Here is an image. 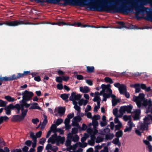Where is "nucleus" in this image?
Masks as SVG:
<instances>
[{"instance_id": "6e6d98bb", "label": "nucleus", "mask_w": 152, "mask_h": 152, "mask_svg": "<svg viewBox=\"0 0 152 152\" xmlns=\"http://www.w3.org/2000/svg\"><path fill=\"white\" fill-rule=\"evenodd\" d=\"M132 130V129H131L128 126H126V128L124 129V132H129L131 131Z\"/></svg>"}, {"instance_id": "39448f33", "label": "nucleus", "mask_w": 152, "mask_h": 152, "mask_svg": "<svg viewBox=\"0 0 152 152\" xmlns=\"http://www.w3.org/2000/svg\"><path fill=\"white\" fill-rule=\"evenodd\" d=\"M19 110V113H20V110L21 111V115H14L12 118V120L13 121H20L24 119L26 115L28 110L27 109H25L24 107H23L20 106V107Z\"/></svg>"}, {"instance_id": "0e129e2a", "label": "nucleus", "mask_w": 152, "mask_h": 152, "mask_svg": "<svg viewBox=\"0 0 152 152\" xmlns=\"http://www.w3.org/2000/svg\"><path fill=\"white\" fill-rule=\"evenodd\" d=\"M42 134V132L41 131H39L36 134V137H41Z\"/></svg>"}, {"instance_id": "0eeeda50", "label": "nucleus", "mask_w": 152, "mask_h": 152, "mask_svg": "<svg viewBox=\"0 0 152 152\" xmlns=\"http://www.w3.org/2000/svg\"><path fill=\"white\" fill-rule=\"evenodd\" d=\"M87 145L86 143H82L80 142L76 143L75 145H73L72 147H71V148L72 149V151H70L69 152H82L83 149L81 148H78V150L76 151L77 148L78 147H85Z\"/></svg>"}, {"instance_id": "2eb2a0df", "label": "nucleus", "mask_w": 152, "mask_h": 152, "mask_svg": "<svg viewBox=\"0 0 152 152\" xmlns=\"http://www.w3.org/2000/svg\"><path fill=\"white\" fill-rule=\"evenodd\" d=\"M67 138L70 139L71 140L74 142L77 141L79 139V137L76 134H73L70 133L67 134Z\"/></svg>"}, {"instance_id": "aec40b11", "label": "nucleus", "mask_w": 152, "mask_h": 152, "mask_svg": "<svg viewBox=\"0 0 152 152\" xmlns=\"http://www.w3.org/2000/svg\"><path fill=\"white\" fill-rule=\"evenodd\" d=\"M30 104L31 106L29 108V110L37 109L41 110V108L38 106V104L36 102H33Z\"/></svg>"}, {"instance_id": "2f4dec72", "label": "nucleus", "mask_w": 152, "mask_h": 152, "mask_svg": "<svg viewBox=\"0 0 152 152\" xmlns=\"http://www.w3.org/2000/svg\"><path fill=\"white\" fill-rule=\"evenodd\" d=\"M113 142L114 144L118 145L120 146L121 145V144L119 141V138L117 137L114 139L113 141Z\"/></svg>"}, {"instance_id": "bb28decb", "label": "nucleus", "mask_w": 152, "mask_h": 152, "mask_svg": "<svg viewBox=\"0 0 152 152\" xmlns=\"http://www.w3.org/2000/svg\"><path fill=\"white\" fill-rule=\"evenodd\" d=\"M65 140V138L64 137H61V136H58V141L56 143V145H59V143L63 144L64 143Z\"/></svg>"}, {"instance_id": "7ed1b4c3", "label": "nucleus", "mask_w": 152, "mask_h": 152, "mask_svg": "<svg viewBox=\"0 0 152 152\" xmlns=\"http://www.w3.org/2000/svg\"><path fill=\"white\" fill-rule=\"evenodd\" d=\"M20 95H22L23 98L21 101H20V106L27 109L30 106V104H28L26 102L31 99L34 95L33 93L32 92L26 90Z\"/></svg>"}, {"instance_id": "473e14b6", "label": "nucleus", "mask_w": 152, "mask_h": 152, "mask_svg": "<svg viewBox=\"0 0 152 152\" xmlns=\"http://www.w3.org/2000/svg\"><path fill=\"white\" fill-rule=\"evenodd\" d=\"M11 79H10V78L9 77H7L6 76H5L4 77H1V76H0V81H10Z\"/></svg>"}, {"instance_id": "6ab92c4d", "label": "nucleus", "mask_w": 152, "mask_h": 152, "mask_svg": "<svg viewBox=\"0 0 152 152\" xmlns=\"http://www.w3.org/2000/svg\"><path fill=\"white\" fill-rule=\"evenodd\" d=\"M91 135V140H88V143L91 145L93 146L95 143V140L96 139L95 135L96 134H89Z\"/></svg>"}, {"instance_id": "13d9d810", "label": "nucleus", "mask_w": 152, "mask_h": 152, "mask_svg": "<svg viewBox=\"0 0 152 152\" xmlns=\"http://www.w3.org/2000/svg\"><path fill=\"white\" fill-rule=\"evenodd\" d=\"M63 121V120L61 118L58 119L56 121V124L57 126H58L61 124Z\"/></svg>"}, {"instance_id": "e433bc0d", "label": "nucleus", "mask_w": 152, "mask_h": 152, "mask_svg": "<svg viewBox=\"0 0 152 152\" xmlns=\"http://www.w3.org/2000/svg\"><path fill=\"white\" fill-rule=\"evenodd\" d=\"M127 126H128L132 129L133 127L135 126V124L131 121H129L128 122Z\"/></svg>"}, {"instance_id": "f257e3e1", "label": "nucleus", "mask_w": 152, "mask_h": 152, "mask_svg": "<svg viewBox=\"0 0 152 152\" xmlns=\"http://www.w3.org/2000/svg\"><path fill=\"white\" fill-rule=\"evenodd\" d=\"M74 4L76 5L81 7L87 6L89 9L91 10L97 11L99 12H108L110 10V8L111 10H113L115 12H119L121 11V10L119 7L110 6L108 7L105 4L102 5L101 7H98L97 5L93 3H85L83 1L80 0H75L74 1Z\"/></svg>"}, {"instance_id": "37998d69", "label": "nucleus", "mask_w": 152, "mask_h": 152, "mask_svg": "<svg viewBox=\"0 0 152 152\" xmlns=\"http://www.w3.org/2000/svg\"><path fill=\"white\" fill-rule=\"evenodd\" d=\"M104 80L106 82L110 83L111 84L113 83L112 80L110 78L108 77H105Z\"/></svg>"}, {"instance_id": "6e6552de", "label": "nucleus", "mask_w": 152, "mask_h": 152, "mask_svg": "<svg viewBox=\"0 0 152 152\" xmlns=\"http://www.w3.org/2000/svg\"><path fill=\"white\" fill-rule=\"evenodd\" d=\"M92 124L93 128H88L87 129V132L89 134H96L98 133L96 126L98 125V121L96 120H92Z\"/></svg>"}, {"instance_id": "de8ad7c7", "label": "nucleus", "mask_w": 152, "mask_h": 152, "mask_svg": "<svg viewBox=\"0 0 152 152\" xmlns=\"http://www.w3.org/2000/svg\"><path fill=\"white\" fill-rule=\"evenodd\" d=\"M30 137L32 139L33 141H35L37 140L36 135H35L34 133L32 132H30Z\"/></svg>"}, {"instance_id": "4468645a", "label": "nucleus", "mask_w": 152, "mask_h": 152, "mask_svg": "<svg viewBox=\"0 0 152 152\" xmlns=\"http://www.w3.org/2000/svg\"><path fill=\"white\" fill-rule=\"evenodd\" d=\"M58 136L56 134H54L48 140V143H51L52 144H54L55 143H57L58 141Z\"/></svg>"}, {"instance_id": "5fc2aeb1", "label": "nucleus", "mask_w": 152, "mask_h": 152, "mask_svg": "<svg viewBox=\"0 0 152 152\" xmlns=\"http://www.w3.org/2000/svg\"><path fill=\"white\" fill-rule=\"evenodd\" d=\"M118 23L121 26H120L116 28H118L119 29H121L123 28H126V26H124V22H119Z\"/></svg>"}, {"instance_id": "f03ea898", "label": "nucleus", "mask_w": 152, "mask_h": 152, "mask_svg": "<svg viewBox=\"0 0 152 152\" xmlns=\"http://www.w3.org/2000/svg\"><path fill=\"white\" fill-rule=\"evenodd\" d=\"M145 95L143 94H140L138 96H134L133 97V101L136 102L137 107L140 108L142 106L145 107L148 105L146 111V113H151L152 111V101L151 99H145Z\"/></svg>"}, {"instance_id": "9d476101", "label": "nucleus", "mask_w": 152, "mask_h": 152, "mask_svg": "<svg viewBox=\"0 0 152 152\" xmlns=\"http://www.w3.org/2000/svg\"><path fill=\"white\" fill-rule=\"evenodd\" d=\"M20 105L19 104H17L14 106L12 104H10L9 105L5 107L4 110H10L15 108L16 110V113L18 114H19V110L20 107Z\"/></svg>"}, {"instance_id": "a18cd8bd", "label": "nucleus", "mask_w": 152, "mask_h": 152, "mask_svg": "<svg viewBox=\"0 0 152 152\" xmlns=\"http://www.w3.org/2000/svg\"><path fill=\"white\" fill-rule=\"evenodd\" d=\"M103 140V138L101 137H98L96 139V142L99 143L102 142Z\"/></svg>"}, {"instance_id": "c03bdc74", "label": "nucleus", "mask_w": 152, "mask_h": 152, "mask_svg": "<svg viewBox=\"0 0 152 152\" xmlns=\"http://www.w3.org/2000/svg\"><path fill=\"white\" fill-rule=\"evenodd\" d=\"M123 118L125 121H131V117L130 116L124 115L123 117Z\"/></svg>"}, {"instance_id": "cd10ccee", "label": "nucleus", "mask_w": 152, "mask_h": 152, "mask_svg": "<svg viewBox=\"0 0 152 152\" xmlns=\"http://www.w3.org/2000/svg\"><path fill=\"white\" fill-rule=\"evenodd\" d=\"M43 116L44 119L43 120V121L41 125V129H43L47 122V116L45 115H44Z\"/></svg>"}, {"instance_id": "774afa93", "label": "nucleus", "mask_w": 152, "mask_h": 152, "mask_svg": "<svg viewBox=\"0 0 152 152\" xmlns=\"http://www.w3.org/2000/svg\"><path fill=\"white\" fill-rule=\"evenodd\" d=\"M122 84H120L119 83H115L114 84V86L118 88V89L121 87Z\"/></svg>"}, {"instance_id": "a878e982", "label": "nucleus", "mask_w": 152, "mask_h": 152, "mask_svg": "<svg viewBox=\"0 0 152 152\" xmlns=\"http://www.w3.org/2000/svg\"><path fill=\"white\" fill-rule=\"evenodd\" d=\"M88 102V101L87 100H85L83 99H80L78 102V104L79 106H80L82 105L85 106Z\"/></svg>"}, {"instance_id": "4c0bfd02", "label": "nucleus", "mask_w": 152, "mask_h": 152, "mask_svg": "<svg viewBox=\"0 0 152 152\" xmlns=\"http://www.w3.org/2000/svg\"><path fill=\"white\" fill-rule=\"evenodd\" d=\"M111 94H107V93H104L103 94V101H106L107 100V99L109 98L110 97V96Z\"/></svg>"}, {"instance_id": "c756f323", "label": "nucleus", "mask_w": 152, "mask_h": 152, "mask_svg": "<svg viewBox=\"0 0 152 152\" xmlns=\"http://www.w3.org/2000/svg\"><path fill=\"white\" fill-rule=\"evenodd\" d=\"M93 100L94 102H97V104H100L101 99L99 96H95Z\"/></svg>"}, {"instance_id": "72a5a7b5", "label": "nucleus", "mask_w": 152, "mask_h": 152, "mask_svg": "<svg viewBox=\"0 0 152 152\" xmlns=\"http://www.w3.org/2000/svg\"><path fill=\"white\" fill-rule=\"evenodd\" d=\"M69 95V94H63L61 95L60 97L64 100H66L67 99Z\"/></svg>"}, {"instance_id": "393cba45", "label": "nucleus", "mask_w": 152, "mask_h": 152, "mask_svg": "<svg viewBox=\"0 0 152 152\" xmlns=\"http://www.w3.org/2000/svg\"><path fill=\"white\" fill-rule=\"evenodd\" d=\"M144 18L147 20L152 22V13L147 12L146 16Z\"/></svg>"}, {"instance_id": "8fccbe9b", "label": "nucleus", "mask_w": 152, "mask_h": 152, "mask_svg": "<svg viewBox=\"0 0 152 152\" xmlns=\"http://www.w3.org/2000/svg\"><path fill=\"white\" fill-rule=\"evenodd\" d=\"M140 129L138 128V129H136L135 130V132L136 133L138 136H140L141 135V133L142 132Z\"/></svg>"}, {"instance_id": "423d86ee", "label": "nucleus", "mask_w": 152, "mask_h": 152, "mask_svg": "<svg viewBox=\"0 0 152 152\" xmlns=\"http://www.w3.org/2000/svg\"><path fill=\"white\" fill-rule=\"evenodd\" d=\"M31 24V23H29L28 22H27V23H24L23 21L22 20H15L13 21H5L3 23H0V26H2L3 25H6L10 26H16L22 24Z\"/></svg>"}, {"instance_id": "680f3d73", "label": "nucleus", "mask_w": 152, "mask_h": 152, "mask_svg": "<svg viewBox=\"0 0 152 152\" xmlns=\"http://www.w3.org/2000/svg\"><path fill=\"white\" fill-rule=\"evenodd\" d=\"M46 139L45 138H42L39 141V143L41 145H43L46 141Z\"/></svg>"}, {"instance_id": "a19ab883", "label": "nucleus", "mask_w": 152, "mask_h": 152, "mask_svg": "<svg viewBox=\"0 0 152 152\" xmlns=\"http://www.w3.org/2000/svg\"><path fill=\"white\" fill-rule=\"evenodd\" d=\"M123 134V132L122 130H120L116 133L115 135L117 137L119 138L121 137Z\"/></svg>"}, {"instance_id": "3c124183", "label": "nucleus", "mask_w": 152, "mask_h": 152, "mask_svg": "<svg viewBox=\"0 0 152 152\" xmlns=\"http://www.w3.org/2000/svg\"><path fill=\"white\" fill-rule=\"evenodd\" d=\"M56 125L55 124H53L52 125L50 128V129L51 131H53L54 132L56 129Z\"/></svg>"}, {"instance_id": "a211bd4d", "label": "nucleus", "mask_w": 152, "mask_h": 152, "mask_svg": "<svg viewBox=\"0 0 152 152\" xmlns=\"http://www.w3.org/2000/svg\"><path fill=\"white\" fill-rule=\"evenodd\" d=\"M140 113V110L139 109H137L134 112L133 117L134 120H137L139 119Z\"/></svg>"}, {"instance_id": "f3484780", "label": "nucleus", "mask_w": 152, "mask_h": 152, "mask_svg": "<svg viewBox=\"0 0 152 152\" xmlns=\"http://www.w3.org/2000/svg\"><path fill=\"white\" fill-rule=\"evenodd\" d=\"M144 122L148 125L150 124L152 121V116L150 115H148L143 119Z\"/></svg>"}, {"instance_id": "79ce46f5", "label": "nucleus", "mask_w": 152, "mask_h": 152, "mask_svg": "<svg viewBox=\"0 0 152 152\" xmlns=\"http://www.w3.org/2000/svg\"><path fill=\"white\" fill-rule=\"evenodd\" d=\"M7 102L0 99V107H4L7 104Z\"/></svg>"}, {"instance_id": "338daca9", "label": "nucleus", "mask_w": 152, "mask_h": 152, "mask_svg": "<svg viewBox=\"0 0 152 152\" xmlns=\"http://www.w3.org/2000/svg\"><path fill=\"white\" fill-rule=\"evenodd\" d=\"M57 87L58 89L61 90L62 89L63 86L62 84L59 83L57 85Z\"/></svg>"}, {"instance_id": "c85d7f7f", "label": "nucleus", "mask_w": 152, "mask_h": 152, "mask_svg": "<svg viewBox=\"0 0 152 152\" xmlns=\"http://www.w3.org/2000/svg\"><path fill=\"white\" fill-rule=\"evenodd\" d=\"M9 119V118L7 116L0 117V124H2L4 121H7Z\"/></svg>"}, {"instance_id": "5701e85b", "label": "nucleus", "mask_w": 152, "mask_h": 152, "mask_svg": "<svg viewBox=\"0 0 152 152\" xmlns=\"http://www.w3.org/2000/svg\"><path fill=\"white\" fill-rule=\"evenodd\" d=\"M118 90L121 94H124L125 92L127 91L126 86L124 84H122Z\"/></svg>"}, {"instance_id": "ddd939ff", "label": "nucleus", "mask_w": 152, "mask_h": 152, "mask_svg": "<svg viewBox=\"0 0 152 152\" xmlns=\"http://www.w3.org/2000/svg\"><path fill=\"white\" fill-rule=\"evenodd\" d=\"M81 120V118L79 116L74 117L72 120V124L73 126L79 127L78 122H79Z\"/></svg>"}, {"instance_id": "e2e57ef3", "label": "nucleus", "mask_w": 152, "mask_h": 152, "mask_svg": "<svg viewBox=\"0 0 152 152\" xmlns=\"http://www.w3.org/2000/svg\"><path fill=\"white\" fill-rule=\"evenodd\" d=\"M39 121L37 118L33 119L32 120V122L34 124H36L37 123L39 122Z\"/></svg>"}, {"instance_id": "4be33fe9", "label": "nucleus", "mask_w": 152, "mask_h": 152, "mask_svg": "<svg viewBox=\"0 0 152 152\" xmlns=\"http://www.w3.org/2000/svg\"><path fill=\"white\" fill-rule=\"evenodd\" d=\"M79 89L80 91L83 93H87L90 91V89L89 88L86 86L84 87L81 86L80 87Z\"/></svg>"}, {"instance_id": "7c9ffc66", "label": "nucleus", "mask_w": 152, "mask_h": 152, "mask_svg": "<svg viewBox=\"0 0 152 152\" xmlns=\"http://www.w3.org/2000/svg\"><path fill=\"white\" fill-rule=\"evenodd\" d=\"M105 137L106 140H110L112 139L114 137V135L113 134L109 133L105 134Z\"/></svg>"}, {"instance_id": "603ef678", "label": "nucleus", "mask_w": 152, "mask_h": 152, "mask_svg": "<svg viewBox=\"0 0 152 152\" xmlns=\"http://www.w3.org/2000/svg\"><path fill=\"white\" fill-rule=\"evenodd\" d=\"M78 132V129L76 128H73L72 129V132L71 134H76Z\"/></svg>"}, {"instance_id": "49530a36", "label": "nucleus", "mask_w": 152, "mask_h": 152, "mask_svg": "<svg viewBox=\"0 0 152 152\" xmlns=\"http://www.w3.org/2000/svg\"><path fill=\"white\" fill-rule=\"evenodd\" d=\"M119 102L118 100L116 99H112V105L113 106H114L116 105L118 102Z\"/></svg>"}, {"instance_id": "09e8293b", "label": "nucleus", "mask_w": 152, "mask_h": 152, "mask_svg": "<svg viewBox=\"0 0 152 152\" xmlns=\"http://www.w3.org/2000/svg\"><path fill=\"white\" fill-rule=\"evenodd\" d=\"M100 118V116L98 115H95L92 117V120H99Z\"/></svg>"}, {"instance_id": "bf43d9fd", "label": "nucleus", "mask_w": 152, "mask_h": 152, "mask_svg": "<svg viewBox=\"0 0 152 152\" xmlns=\"http://www.w3.org/2000/svg\"><path fill=\"white\" fill-rule=\"evenodd\" d=\"M100 107V104H97V106L95 105L94 106V112H96L99 109Z\"/></svg>"}, {"instance_id": "9b49d317", "label": "nucleus", "mask_w": 152, "mask_h": 152, "mask_svg": "<svg viewBox=\"0 0 152 152\" xmlns=\"http://www.w3.org/2000/svg\"><path fill=\"white\" fill-rule=\"evenodd\" d=\"M65 109L62 107H58L55 110V115L62 116L64 113Z\"/></svg>"}, {"instance_id": "864d4df0", "label": "nucleus", "mask_w": 152, "mask_h": 152, "mask_svg": "<svg viewBox=\"0 0 152 152\" xmlns=\"http://www.w3.org/2000/svg\"><path fill=\"white\" fill-rule=\"evenodd\" d=\"M52 25H58L59 26H61V25H67L68 24H66V23L64 22H59L58 23H53L52 24H51Z\"/></svg>"}, {"instance_id": "69168bd1", "label": "nucleus", "mask_w": 152, "mask_h": 152, "mask_svg": "<svg viewBox=\"0 0 152 152\" xmlns=\"http://www.w3.org/2000/svg\"><path fill=\"white\" fill-rule=\"evenodd\" d=\"M122 124L121 123H119L117 125L115 126V129H120L121 127Z\"/></svg>"}, {"instance_id": "412c9836", "label": "nucleus", "mask_w": 152, "mask_h": 152, "mask_svg": "<svg viewBox=\"0 0 152 152\" xmlns=\"http://www.w3.org/2000/svg\"><path fill=\"white\" fill-rule=\"evenodd\" d=\"M46 149L47 150H50L52 151H56L58 150V148L56 146H53L50 144H48L46 146Z\"/></svg>"}, {"instance_id": "f704fd0d", "label": "nucleus", "mask_w": 152, "mask_h": 152, "mask_svg": "<svg viewBox=\"0 0 152 152\" xmlns=\"http://www.w3.org/2000/svg\"><path fill=\"white\" fill-rule=\"evenodd\" d=\"M105 144L104 143H102L101 145L96 146L95 147V152H99V150L101 149L102 146Z\"/></svg>"}, {"instance_id": "58836bf2", "label": "nucleus", "mask_w": 152, "mask_h": 152, "mask_svg": "<svg viewBox=\"0 0 152 152\" xmlns=\"http://www.w3.org/2000/svg\"><path fill=\"white\" fill-rule=\"evenodd\" d=\"M73 104L74 105V108L76 110H77L78 112H79L80 111V108L79 106L77 105V102H74V103H73Z\"/></svg>"}, {"instance_id": "f8f14e48", "label": "nucleus", "mask_w": 152, "mask_h": 152, "mask_svg": "<svg viewBox=\"0 0 152 152\" xmlns=\"http://www.w3.org/2000/svg\"><path fill=\"white\" fill-rule=\"evenodd\" d=\"M110 85L107 84L105 85L102 84L101 85V88L104 90V92H106L108 93V94H112V91L110 88Z\"/></svg>"}, {"instance_id": "c9c22d12", "label": "nucleus", "mask_w": 152, "mask_h": 152, "mask_svg": "<svg viewBox=\"0 0 152 152\" xmlns=\"http://www.w3.org/2000/svg\"><path fill=\"white\" fill-rule=\"evenodd\" d=\"M4 98L9 102H13L15 100L14 98L11 97L9 95L5 96Z\"/></svg>"}, {"instance_id": "b1692460", "label": "nucleus", "mask_w": 152, "mask_h": 152, "mask_svg": "<svg viewBox=\"0 0 152 152\" xmlns=\"http://www.w3.org/2000/svg\"><path fill=\"white\" fill-rule=\"evenodd\" d=\"M71 139L67 138V139L66 142L65 144L67 147V149L68 150H70L72 149V148H71V147H72L73 146H72L71 145Z\"/></svg>"}, {"instance_id": "1a4fd4ad", "label": "nucleus", "mask_w": 152, "mask_h": 152, "mask_svg": "<svg viewBox=\"0 0 152 152\" xmlns=\"http://www.w3.org/2000/svg\"><path fill=\"white\" fill-rule=\"evenodd\" d=\"M82 95L80 94H76V93L73 92L72 93L71 96L69 97V99L72 101L73 103L74 102H77L76 101L80 100L81 97Z\"/></svg>"}, {"instance_id": "052dcab7", "label": "nucleus", "mask_w": 152, "mask_h": 152, "mask_svg": "<svg viewBox=\"0 0 152 152\" xmlns=\"http://www.w3.org/2000/svg\"><path fill=\"white\" fill-rule=\"evenodd\" d=\"M63 79L61 77H58L56 78V81L58 83H61L62 82Z\"/></svg>"}, {"instance_id": "ea45409f", "label": "nucleus", "mask_w": 152, "mask_h": 152, "mask_svg": "<svg viewBox=\"0 0 152 152\" xmlns=\"http://www.w3.org/2000/svg\"><path fill=\"white\" fill-rule=\"evenodd\" d=\"M87 71L89 73H92L94 72V66H86Z\"/></svg>"}, {"instance_id": "dca6fc26", "label": "nucleus", "mask_w": 152, "mask_h": 152, "mask_svg": "<svg viewBox=\"0 0 152 152\" xmlns=\"http://www.w3.org/2000/svg\"><path fill=\"white\" fill-rule=\"evenodd\" d=\"M148 125L145 123L143 122V123H140L138 125L137 128L140 129L142 131L144 130H147L148 129Z\"/></svg>"}, {"instance_id": "20e7f679", "label": "nucleus", "mask_w": 152, "mask_h": 152, "mask_svg": "<svg viewBox=\"0 0 152 152\" xmlns=\"http://www.w3.org/2000/svg\"><path fill=\"white\" fill-rule=\"evenodd\" d=\"M132 108L131 105L124 106L121 107L119 110L120 114L117 115L118 110L117 108H115L113 110V113L115 116L121 117L123 114L126 112L128 113H130Z\"/></svg>"}, {"instance_id": "4d7b16f0", "label": "nucleus", "mask_w": 152, "mask_h": 152, "mask_svg": "<svg viewBox=\"0 0 152 152\" xmlns=\"http://www.w3.org/2000/svg\"><path fill=\"white\" fill-rule=\"evenodd\" d=\"M110 131V129L108 128H106L105 129H104L102 133V134H105L106 133L109 132Z\"/></svg>"}]
</instances>
